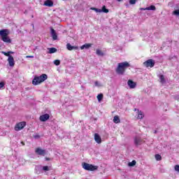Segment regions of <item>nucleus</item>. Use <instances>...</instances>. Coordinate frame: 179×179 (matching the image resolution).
I'll list each match as a JSON object with an SVG mask.
<instances>
[{"label":"nucleus","mask_w":179,"mask_h":179,"mask_svg":"<svg viewBox=\"0 0 179 179\" xmlns=\"http://www.w3.org/2000/svg\"><path fill=\"white\" fill-rule=\"evenodd\" d=\"M129 66H131V65L128 62L118 63L115 72L117 75H124V73H125V71H127V68H129Z\"/></svg>","instance_id":"nucleus-1"},{"label":"nucleus","mask_w":179,"mask_h":179,"mask_svg":"<svg viewBox=\"0 0 179 179\" xmlns=\"http://www.w3.org/2000/svg\"><path fill=\"white\" fill-rule=\"evenodd\" d=\"M47 79H48L47 74H42L40 76H35L32 80V85L37 86V85H40L41 83H43V82H45V80H47Z\"/></svg>","instance_id":"nucleus-2"},{"label":"nucleus","mask_w":179,"mask_h":179,"mask_svg":"<svg viewBox=\"0 0 179 179\" xmlns=\"http://www.w3.org/2000/svg\"><path fill=\"white\" fill-rule=\"evenodd\" d=\"M9 32L8 31V29H2L0 30V36L1 37L2 41L4 43H12V40L10 38L8 37Z\"/></svg>","instance_id":"nucleus-3"},{"label":"nucleus","mask_w":179,"mask_h":179,"mask_svg":"<svg viewBox=\"0 0 179 179\" xmlns=\"http://www.w3.org/2000/svg\"><path fill=\"white\" fill-rule=\"evenodd\" d=\"M83 169H84V170H87V171H95V170L99 169V166L84 162L83 163Z\"/></svg>","instance_id":"nucleus-4"},{"label":"nucleus","mask_w":179,"mask_h":179,"mask_svg":"<svg viewBox=\"0 0 179 179\" xmlns=\"http://www.w3.org/2000/svg\"><path fill=\"white\" fill-rule=\"evenodd\" d=\"M26 127V122L17 123L14 127L15 131H22Z\"/></svg>","instance_id":"nucleus-5"},{"label":"nucleus","mask_w":179,"mask_h":179,"mask_svg":"<svg viewBox=\"0 0 179 179\" xmlns=\"http://www.w3.org/2000/svg\"><path fill=\"white\" fill-rule=\"evenodd\" d=\"M143 65L146 66V68H153V66H155V61L152 59H148L143 63Z\"/></svg>","instance_id":"nucleus-6"},{"label":"nucleus","mask_w":179,"mask_h":179,"mask_svg":"<svg viewBox=\"0 0 179 179\" xmlns=\"http://www.w3.org/2000/svg\"><path fill=\"white\" fill-rule=\"evenodd\" d=\"M39 120L40 121H41V122H45V121H48V120H50V115L48 113L42 115L40 116Z\"/></svg>","instance_id":"nucleus-7"},{"label":"nucleus","mask_w":179,"mask_h":179,"mask_svg":"<svg viewBox=\"0 0 179 179\" xmlns=\"http://www.w3.org/2000/svg\"><path fill=\"white\" fill-rule=\"evenodd\" d=\"M35 153L39 156H45V150H43L41 148H37L35 150Z\"/></svg>","instance_id":"nucleus-8"},{"label":"nucleus","mask_w":179,"mask_h":179,"mask_svg":"<svg viewBox=\"0 0 179 179\" xmlns=\"http://www.w3.org/2000/svg\"><path fill=\"white\" fill-rule=\"evenodd\" d=\"M44 6H48V8H52L54 6V1L52 0H46L43 3Z\"/></svg>","instance_id":"nucleus-9"},{"label":"nucleus","mask_w":179,"mask_h":179,"mask_svg":"<svg viewBox=\"0 0 179 179\" xmlns=\"http://www.w3.org/2000/svg\"><path fill=\"white\" fill-rule=\"evenodd\" d=\"M134 143L136 146H139V145H142V143H143V140H142L141 137H135Z\"/></svg>","instance_id":"nucleus-10"},{"label":"nucleus","mask_w":179,"mask_h":179,"mask_svg":"<svg viewBox=\"0 0 179 179\" xmlns=\"http://www.w3.org/2000/svg\"><path fill=\"white\" fill-rule=\"evenodd\" d=\"M50 33L53 40H57L58 36L57 35V32H55V29L52 27L50 28Z\"/></svg>","instance_id":"nucleus-11"},{"label":"nucleus","mask_w":179,"mask_h":179,"mask_svg":"<svg viewBox=\"0 0 179 179\" xmlns=\"http://www.w3.org/2000/svg\"><path fill=\"white\" fill-rule=\"evenodd\" d=\"M127 85L130 87V89H135V87H136V83L132 80H129L127 82Z\"/></svg>","instance_id":"nucleus-12"},{"label":"nucleus","mask_w":179,"mask_h":179,"mask_svg":"<svg viewBox=\"0 0 179 179\" xmlns=\"http://www.w3.org/2000/svg\"><path fill=\"white\" fill-rule=\"evenodd\" d=\"M8 62L10 66H15V59H13V56H10V57L8 58Z\"/></svg>","instance_id":"nucleus-13"},{"label":"nucleus","mask_w":179,"mask_h":179,"mask_svg":"<svg viewBox=\"0 0 179 179\" xmlns=\"http://www.w3.org/2000/svg\"><path fill=\"white\" fill-rule=\"evenodd\" d=\"M94 141L96 143H101V137L97 133L94 134Z\"/></svg>","instance_id":"nucleus-14"},{"label":"nucleus","mask_w":179,"mask_h":179,"mask_svg":"<svg viewBox=\"0 0 179 179\" xmlns=\"http://www.w3.org/2000/svg\"><path fill=\"white\" fill-rule=\"evenodd\" d=\"M138 115H137V120H143V117H145V115H143V113L142 110H137Z\"/></svg>","instance_id":"nucleus-15"},{"label":"nucleus","mask_w":179,"mask_h":179,"mask_svg":"<svg viewBox=\"0 0 179 179\" xmlns=\"http://www.w3.org/2000/svg\"><path fill=\"white\" fill-rule=\"evenodd\" d=\"M66 48L67 50H69V51H72V50H76L78 48L75 46H72L71 43H67Z\"/></svg>","instance_id":"nucleus-16"},{"label":"nucleus","mask_w":179,"mask_h":179,"mask_svg":"<svg viewBox=\"0 0 179 179\" xmlns=\"http://www.w3.org/2000/svg\"><path fill=\"white\" fill-rule=\"evenodd\" d=\"M113 122L115 124H120V122H121V120H120V117H118V115L114 116Z\"/></svg>","instance_id":"nucleus-17"},{"label":"nucleus","mask_w":179,"mask_h":179,"mask_svg":"<svg viewBox=\"0 0 179 179\" xmlns=\"http://www.w3.org/2000/svg\"><path fill=\"white\" fill-rule=\"evenodd\" d=\"M96 55H99V57H104V52H103V51H101L99 49H96Z\"/></svg>","instance_id":"nucleus-18"},{"label":"nucleus","mask_w":179,"mask_h":179,"mask_svg":"<svg viewBox=\"0 0 179 179\" xmlns=\"http://www.w3.org/2000/svg\"><path fill=\"white\" fill-rule=\"evenodd\" d=\"M90 47H92V44L91 43H86L85 45H83V46L80 47L81 50H84V48H90Z\"/></svg>","instance_id":"nucleus-19"},{"label":"nucleus","mask_w":179,"mask_h":179,"mask_svg":"<svg viewBox=\"0 0 179 179\" xmlns=\"http://www.w3.org/2000/svg\"><path fill=\"white\" fill-rule=\"evenodd\" d=\"M48 50H49L48 54H55V52H57V48H48Z\"/></svg>","instance_id":"nucleus-20"},{"label":"nucleus","mask_w":179,"mask_h":179,"mask_svg":"<svg viewBox=\"0 0 179 179\" xmlns=\"http://www.w3.org/2000/svg\"><path fill=\"white\" fill-rule=\"evenodd\" d=\"M2 54H3V55H5L6 57H8V58H10V57H12V55H10V54H13V52L9 51V52H1Z\"/></svg>","instance_id":"nucleus-21"},{"label":"nucleus","mask_w":179,"mask_h":179,"mask_svg":"<svg viewBox=\"0 0 179 179\" xmlns=\"http://www.w3.org/2000/svg\"><path fill=\"white\" fill-rule=\"evenodd\" d=\"M160 83L163 85L166 83V80L164 79V76L161 75L159 76Z\"/></svg>","instance_id":"nucleus-22"},{"label":"nucleus","mask_w":179,"mask_h":179,"mask_svg":"<svg viewBox=\"0 0 179 179\" xmlns=\"http://www.w3.org/2000/svg\"><path fill=\"white\" fill-rule=\"evenodd\" d=\"M91 10H94L95 12H96V13H101V9H100V8L92 7Z\"/></svg>","instance_id":"nucleus-23"},{"label":"nucleus","mask_w":179,"mask_h":179,"mask_svg":"<svg viewBox=\"0 0 179 179\" xmlns=\"http://www.w3.org/2000/svg\"><path fill=\"white\" fill-rule=\"evenodd\" d=\"M42 170H43V171H50V170H51V166H43Z\"/></svg>","instance_id":"nucleus-24"},{"label":"nucleus","mask_w":179,"mask_h":179,"mask_svg":"<svg viewBox=\"0 0 179 179\" xmlns=\"http://www.w3.org/2000/svg\"><path fill=\"white\" fill-rule=\"evenodd\" d=\"M147 10H156V6H150L149 7L145 8Z\"/></svg>","instance_id":"nucleus-25"},{"label":"nucleus","mask_w":179,"mask_h":179,"mask_svg":"<svg viewBox=\"0 0 179 179\" xmlns=\"http://www.w3.org/2000/svg\"><path fill=\"white\" fill-rule=\"evenodd\" d=\"M136 161L133 160L132 162H129L128 166L129 167H134V166H136Z\"/></svg>","instance_id":"nucleus-26"},{"label":"nucleus","mask_w":179,"mask_h":179,"mask_svg":"<svg viewBox=\"0 0 179 179\" xmlns=\"http://www.w3.org/2000/svg\"><path fill=\"white\" fill-rule=\"evenodd\" d=\"M101 12L103 13H108L109 10L106 8V6H102V9H101Z\"/></svg>","instance_id":"nucleus-27"},{"label":"nucleus","mask_w":179,"mask_h":179,"mask_svg":"<svg viewBox=\"0 0 179 179\" xmlns=\"http://www.w3.org/2000/svg\"><path fill=\"white\" fill-rule=\"evenodd\" d=\"M155 157L157 162H160V160H162V155L157 154V155H155Z\"/></svg>","instance_id":"nucleus-28"},{"label":"nucleus","mask_w":179,"mask_h":179,"mask_svg":"<svg viewBox=\"0 0 179 179\" xmlns=\"http://www.w3.org/2000/svg\"><path fill=\"white\" fill-rule=\"evenodd\" d=\"M96 99L99 101H101L103 100V94H98Z\"/></svg>","instance_id":"nucleus-29"},{"label":"nucleus","mask_w":179,"mask_h":179,"mask_svg":"<svg viewBox=\"0 0 179 179\" xmlns=\"http://www.w3.org/2000/svg\"><path fill=\"white\" fill-rule=\"evenodd\" d=\"M54 64L55 65H56L57 66H58L59 65L61 64V61L58 60V59H56L54 61Z\"/></svg>","instance_id":"nucleus-30"},{"label":"nucleus","mask_w":179,"mask_h":179,"mask_svg":"<svg viewBox=\"0 0 179 179\" xmlns=\"http://www.w3.org/2000/svg\"><path fill=\"white\" fill-rule=\"evenodd\" d=\"M173 15H175V16H179V9L175 10L173 12Z\"/></svg>","instance_id":"nucleus-31"},{"label":"nucleus","mask_w":179,"mask_h":179,"mask_svg":"<svg viewBox=\"0 0 179 179\" xmlns=\"http://www.w3.org/2000/svg\"><path fill=\"white\" fill-rule=\"evenodd\" d=\"M130 5H135L136 3V0H129Z\"/></svg>","instance_id":"nucleus-32"},{"label":"nucleus","mask_w":179,"mask_h":179,"mask_svg":"<svg viewBox=\"0 0 179 179\" xmlns=\"http://www.w3.org/2000/svg\"><path fill=\"white\" fill-rule=\"evenodd\" d=\"M174 169H175V171H177V173H179V165H176Z\"/></svg>","instance_id":"nucleus-33"},{"label":"nucleus","mask_w":179,"mask_h":179,"mask_svg":"<svg viewBox=\"0 0 179 179\" xmlns=\"http://www.w3.org/2000/svg\"><path fill=\"white\" fill-rule=\"evenodd\" d=\"M5 87V83L3 82H1L0 83V89H2V87Z\"/></svg>","instance_id":"nucleus-34"},{"label":"nucleus","mask_w":179,"mask_h":179,"mask_svg":"<svg viewBox=\"0 0 179 179\" xmlns=\"http://www.w3.org/2000/svg\"><path fill=\"white\" fill-rule=\"evenodd\" d=\"M34 138L35 139H40V135L36 134V135L34 136Z\"/></svg>","instance_id":"nucleus-35"},{"label":"nucleus","mask_w":179,"mask_h":179,"mask_svg":"<svg viewBox=\"0 0 179 179\" xmlns=\"http://www.w3.org/2000/svg\"><path fill=\"white\" fill-rule=\"evenodd\" d=\"M26 58H34V56L27 55L26 56Z\"/></svg>","instance_id":"nucleus-36"},{"label":"nucleus","mask_w":179,"mask_h":179,"mask_svg":"<svg viewBox=\"0 0 179 179\" xmlns=\"http://www.w3.org/2000/svg\"><path fill=\"white\" fill-rule=\"evenodd\" d=\"M94 85L95 86H99V81H95Z\"/></svg>","instance_id":"nucleus-37"},{"label":"nucleus","mask_w":179,"mask_h":179,"mask_svg":"<svg viewBox=\"0 0 179 179\" xmlns=\"http://www.w3.org/2000/svg\"><path fill=\"white\" fill-rule=\"evenodd\" d=\"M45 159L46 162H50V160H51V159L48 158V157H45Z\"/></svg>","instance_id":"nucleus-38"},{"label":"nucleus","mask_w":179,"mask_h":179,"mask_svg":"<svg viewBox=\"0 0 179 179\" xmlns=\"http://www.w3.org/2000/svg\"><path fill=\"white\" fill-rule=\"evenodd\" d=\"M140 10H148V9L141 8H140Z\"/></svg>","instance_id":"nucleus-39"},{"label":"nucleus","mask_w":179,"mask_h":179,"mask_svg":"<svg viewBox=\"0 0 179 179\" xmlns=\"http://www.w3.org/2000/svg\"><path fill=\"white\" fill-rule=\"evenodd\" d=\"M21 143L23 146H24V143L23 141H22Z\"/></svg>","instance_id":"nucleus-40"},{"label":"nucleus","mask_w":179,"mask_h":179,"mask_svg":"<svg viewBox=\"0 0 179 179\" xmlns=\"http://www.w3.org/2000/svg\"><path fill=\"white\" fill-rule=\"evenodd\" d=\"M117 2H122L123 0H117Z\"/></svg>","instance_id":"nucleus-41"},{"label":"nucleus","mask_w":179,"mask_h":179,"mask_svg":"<svg viewBox=\"0 0 179 179\" xmlns=\"http://www.w3.org/2000/svg\"><path fill=\"white\" fill-rule=\"evenodd\" d=\"M138 110H139V109L135 108V109H134V111H138Z\"/></svg>","instance_id":"nucleus-42"}]
</instances>
